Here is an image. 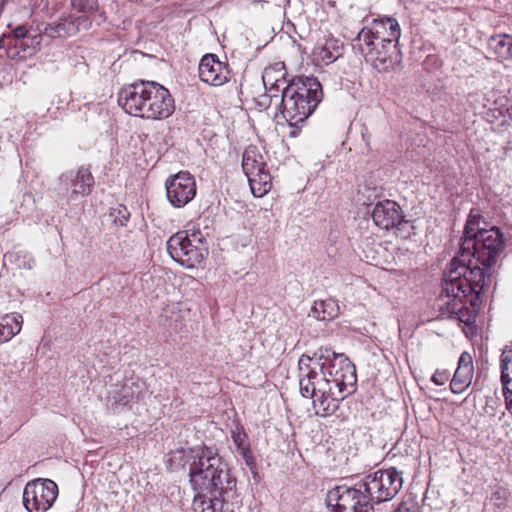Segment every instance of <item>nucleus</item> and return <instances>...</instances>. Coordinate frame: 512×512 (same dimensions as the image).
I'll return each instance as SVG.
<instances>
[{
    "label": "nucleus",
    "mask_w": 512,
    "mask_h": 512,
    "mask_svg": "<svg viewBox=\"0 0 512 512\" xmlns=\"http://www.w3.org/2000/svg\"><path fill=\"white\" fill-rule=\"evenodd\" d=\"M504 247V237L498 227L478 230L476 239L463 240L458 254L451 260L442 280L436 305L442 317H458L465 305L477 304L491 283V267Z\"/></svg>",
    "instance_id": "obj_1"
},
{
    "label": "nucleus",
    "mask_w": 512,
    "mask_h": 512,
    "mask_svg": "<svg viewBox=\"0 0 512 512\" xmlns=\"http://www.w3.org/2000/svg\"><path fill=\"white\" fill-rule=\"evenodd\" d=\"M355 366L344 354L320 348L312 356L302 354L298 360V383L302 397L312 399L316 414H334L339 403L353 391Z\"/></svg>",
    "instance_id": "obj_2"
},
{
    "label": "nucleus",
    "mask_w": 512,
    "mask_h": 512,
    "mask_svg": "<svg viewBox=\"0 0 512 512\" xmlns=\"http://www.w3.org/2000/svg\"><path fill=\"white\" fill-rule=\"evenodd\" d=\"M178 453L187 458L190 483L196 492L194 501L202 499L201 512H232L227 503L235 495L236 479L218 450L201 446Z\"/></svg>",
    "instance_id": "obj_3"
},
{
    "label": "nucleus",
    "mask_w": 512,
    "mask_h": 512,
    "mask_svg": "<svg viewBox=\"0 0 512 512\" xmlns=\"http://www.w3.org/2000/svg\"><path fill=\"white\" fill-rule=\"evenodd\" d=\"M400 35V26L395 18H376L358 32L352 48L378 72H388L400 62L397 47Z\"/></svg>",
    "instance_id": "obj_4"
},
{
    "label": "nucleus",
    "mask_w": 512,
    "mask_h": 512,
    "mask_svg": "<svg viewBox=\"0 0 512 512\" xmlns=\"http://www.w3.org/2000/svg\"><path fill=\"white\" fill-rule=\"evenodd\" d=\"M322 97V86L316 78L296 77L281 90L279 113L275 118L281 117L290 127L297 128L313 113ZM297 134L296 129L290 132L291 137Z\"/></svg>",
    "instance_id": "obj_5"
},
{
    "label": "nucleus",
    "mask_w": 512,
    "mask_h": 512,
    "mask_svg": "<svg viewBox=\"0 0 512 512\" xmlns=\"http://www.w3.org/2000/svg\"><path fill=\"white\" fill-rule=\"evenodd\" d=\"M167 251L174 261L186 268L196 267L208 253L201 233L189 235L186 231L177 232L168 239Z\"/></svg>",
    "instance_id": "obj_6"
},
{
    "label": "nucleus",
    "mask_w": 512,
    "mask_h": 512,
    "mask_svg": "<svg viewBox=\"0 0 512 512\" xmlns=\"http://www.w3.org/2000/svg\"><path fill=\"white\" fill-rule=\"evenodd\" d=\"M326 501L328 506L333 507V512H373L375 504L363 489L361 481L352 487H334L328 491Z\"/></svg>",
    "instance_id": "obj_7"
},
{
    "label": "nucleus",
    "mask_w": 512,
    "mask_h": 512,
    "mask_svg": "<svg viewBox=\"0 0 512 512\" xmlns=\"http://www.w3.org/2000/svg\"><path fill=\"white\" fill-rule=\"evenodd\" d=\"M363 489L369 493L374 503L386 502L393 499L403 486L402 472L391 467L378 470L365 476L362 480Z\"/></svg>",
    "instance_id": "obj_8"
},
{
    "label": "nucleus",
    "mask_w": 512,
    "mask_h": 512,
    "mask_svg": "<svg viewBox=\"0 0 512 512\" xmlns=\"http://www.w3.org/2000/svg\"><path fill=\"white\" fill-rule=\"evenodd\" d=\"M242 169L248 178L251 192L255 197H263L272 187V178L266 169L262 154L254 146H249L243 153Z\"/></svg>",
    "instance_id": "obj_9"
},
{
    "label": "nucleus",
    "mask_w": 512,
    "mask_h": 512,
    "mask_svg": "<svg viewBox=\"0 0 512 512\" xmlns=\"http://www.w3.org/2000/svg\"><path fill=\"white\" fill-rule=\"evenodd\" d=\"M58 496V487L50 479L28 482L23 491V505L28 512L48 511Z\"/></svg>",
    "instance_id": "obj_10"
},
{
    "label": "nucleus",
    "mask_w": 512,
    "mask_h": 512,
    "mask_svg": "<svg viewBox=\"0 0 512 512\" xmlns=\"http://www.w3.org/2000/svg\"><path fill=\"white\" fill-rule=\"evenodd\" d=\"M146 87H148V99L140 117L151 120H163L171 116L175 105L169 90L155 81H150V83L146 84Z\"/></svg>",
    "instance_id": "obj_11"
},
{
    "label": "nucleus",
    "mask_w": 512,
    "mask_h": 512,
    "mask_svg": "<svg viewBox=\"0 0 512 512\" xmlns=\"http://www.w3.org/2000/svg\"><path fill=\"white\" fill-rule=\"evenodd\" d=\"M167 198L176 208L184 207L196 195L194 177L187 171L170 176L165 183Z\"/></svg>",
    "instance_id": "obj_12"
},
{
    "label": "nucleus",
    "mask_w": 512,
    "mask_h": 512,
    "mask_svg": "<svg viewBox=\"0 0 512 512\" xmlns=\"http://www.w3.org/2000/svg\"><path fill=\"white\" fill-rule=\"evenodd\" d=\"M60 184L67 191V201L76 202L91 193L94 186V177L87 167L63 173L59 178Z\"/></svg>",
    "instance_id": "obj_13"
},
{
    "label": "nucleus",
    "mask_w": 512,
    "mask_h": 512,
    "mask_svg": "<svg viewBox=\"0 0 512 512\" xmlns=\"http://www.w3.org/2000/svg\"><path fill=\"white\" fill-rule=\"evenodd\" d=\"M148 80H138L124 86L118 93V104L123 110L135 117H140L147 104Z\"/></svg>",
    "instance_id": "obj_14"
},
{
    "label": "nucleus",
    "mask_w": 512,
    "mask_h": 512,
    "mask_svg": "<svg viewBox=\"0 0 512 512\" xmlns=\"http://www.w3.org/2000/svg\"><path fill=\"white\" fill-rule=\"evenodd\" d=\"M198 73L202 82L214 87L223 86L231 79L228 63L220 61L215 54H206L201 58Z\"/></svg>",
    "instance_id": "obj_15"
},
{
    "label": "nucleus",
    "mask_w": 512,
    "mask_h": 512,
    "mask_svg": "<svg viewBox=\"0 0 512 512\" xmlns=\"http://www.w3.org/2000/svg\"><path fill=\"white\" fill-rule=\"evenodd\" d=\"M145 384L139 378L126 379L121 384H115L109 393L108 402L114 409L131 406L137 403L144 391Z\"/></svg>",
    "instance_id": "obj_16"
},
{
    "label": "nucleus",
    "mask_w": 512,
    "mask_h": 512,
    "mask_svg": "<svg viewBox=\"0 0 512 512\" xmlns=\"http://www.w3.org/2000/svg\"><path fill=\"white\" fill-rule=\"evenodd\" d=\"M372 219L380 229L394 228L403 221L401 207L392 200L380 201L373 208Z\"/></svg>",
    "instance_id": "obj_17"
},
{
    "label": "nucleus",
    "mask_w": 512,
    "mask_h": 512,
    "mask_svg": "<svg viewBox=\"0 0 512 512\" xmlns=\"http://www.w3.org/2000/svg\"><path fill=\"white\" fill-rule=\"evenodd\" d=\"M231 438L233 444L235 445L236 452L242 456L245 461V464L253 470L256 466V461L253 456V453L250 449V443L248 440V436L244 431L243 427L240 425H236L231 430Z\"/></svg>",
    "instance_id": "obj_18"
},
{
    "label": "nucleus",
    "mask_w": 512,
    "mask_h": 512,
    "mask_svg": "<svg viewBox=\"0 0 512 512\" xmlns=\"http://www.w3.org/2000/svg\"><path fill=\"white\" fill-rule=\"evenodd\" d=\"M340 313V308L335 299L328 298L325 300L315 301L308 313L309 317H312L319 321H331L336 318Z\"/></svg>",
    "instance_id": "obj_19"
},
{
    "label": "nucleus",
    "mask_w": 512,
    "mask_h": 512,
    "mask_svg": "<svg viewBox=\"0 0 512 512\" xmlns=\"http://www.w3.org/2000/svg\"><path fill=\"white\" fill-rule=\"evenodd\" d=\"M23 318L19 313L6 314L0 321V344L9 341L22 328Z\"/></svg>",
    "instance_id": "obj_20"
},
{
    "label": "nucleus",
    "mask_w": 512,
    "mask_h": 512,
    "mask_svg": "<svg viewBox=\"0 0 512 512\" xmlns=\"http://www.w3.org/2000/svg\"><path fill=\"white\" fill-rule=\"evenodd\" d=\"M42 38V34H35L23 38V40L18 43L15 42L14 46H12L11 58H25L33 55L37 50H39Z\"/></svg>",
    "instance_id": "obj_21"
},
{
    "label": "nucleus",
    "mask_w": 512,
    "mask_h": 512,
    "mask_svg": "<svg viewBox=\"0 0 512 512\" xmlns=\"http://www.w3.org/2000/svg\"><path fill=\"white\" fill-rule=\"evenodd\" d=\"M274 70L272 69H265L264 73L262 75L263 83L266 88V94L263 96L264 99L269 97V106H271L273 103L275 105V108L279 110V95L278 92L283 89L281 86L285 84V81L280 79H274L273 77Z\"/></svg>",
    "instance_id": "obj_22"
},
{
    "label": "nucleus",
    "mask_w": 512,
    "mask_h": 512,
    "mask_svg": "<svg viewBox=\"0 0 512 512\" xmlns=\"http://www.w3.org/2000/svg\"><path fill=\"white\" fill-rule=\"evenodd\" d=\"M342 54V44L336 39H327L321 46L314 49V55L317 60L322 61L324 64H329L335 61Z\"/></svg>",
    "instance_id": "obj_23"
},
{
    "label": "nucleus",
    "mask_w": 512,
    "mask_h": 512,
    "mask_svg": "<svg viewBox=\"0 0 512 512\" xmlns=\"http://www.w3.org/2000/svg\"><path fill=\"white\" fill-rule=\"evenodd\" d=\"M488 47L500 60L512 57V37L507 34L492 36L489 39Z\"/></svg>",
    "instance_id": "obj_24"
},
{
    "label": "nucleus",
    "mask_w": 512,
    "mask_h": 512,
    "mask_svg": "<svg viewBox=\"0 0 512 512\" xmlns=\"http://www.w3.org/2000/svg\"><path fill=\"white\" fill-rule=\"evenodd\" d=\"M473 375L472 356L468 352H463L458 361V367L454 373L453 379L462 381L470 385Z\"/></svg>",
    "instance_id": "obj_25"
},
{
    "label": "nucleus",
    "mask_w": 512,
    "mask_h": 512,
    "mask_svg": "<svg viewBox=\"0 0 512 512\" xmlns=\"http://www.w3.org/2000/svg\"><path fill=\"white\" fill-rule=\"evenodd\" d=\"M486 119L496 129H507L512 127V115L508 109L490 108L486 113Z\"/></svg>",
    "instance_id": "obj_26"
},
{
    "label": "nucleus",
    "mask_w": 512,
    "mask_h": 512,
    "mask_svg": "<svg viewBox=\"0 0 512 512\" xmlns=\"http://www.w3.org/2000/svg\"><path fill=\"white\" fill-rule=\"evenodd\" d=\"M501 382L503 389L512 385V346H506L501 354Z\"/></svg>",
    "instance_id": "obj_27"
},
{
    "label": "nucleus",
    "mask_w": 512,
    "mask_h": 512,
    "mask_svg": "<svg viewBox=\"0 0 512 512\" xmlns=\"http://www.w3.org/2000/svg\"><path fill=\"white\" fill-rule=\"evenodd\" d=\"M481 214L480 211L476 208L471 209L468 219L466 221L464 231H463V237L461 238V242L463 240L469 239H476V236H478V230L482 229L483 227L480 226L481 224Z\"/></svg>",
    "instance_id": "obj_28"
},
{
    "label": "nucleus",
    "mask_w": 512,
    "mask_h": 512,
    "mask_svg": "<svg viewBox=\"0 0 512 512\" xmlns=\"http://www.w3.org/2000/svg\"><path fill=\"white\" fill-rule=\"evenodd\" d=\"M78 28L71 21H64L54 26L48 25L43 33V36L50 38L64 37L77 32Z\"/></svg>",
    "instance_id": "obj_29"
},
{
    "label": "nucleus",
    "mask_w": 512,
    "mask_h": 512,
    "mask_svg": "<svg viewBox=\"0 0 512 512\" xmlns=\"http://www.w3.org/2000/svg\"><path fill=\"white\" fill-rule=\"evenodd\" d=\"M71 6L80 13H93L98 9V0H71Z\"/></svg>",
    "instance_id": "obj_30"
},
{
    "label": "nucleus",
    "mask_w": 512,
    "mask_h": 512,
    "mask_svg": "<svg viewBox=\"0 0 512 512\" xmlns=\"http://www.w3.org/2000/svg\"><path fill=\"white\" fill-rule=\"evenodd\" d=\"M110 217L116 225L125 226L129 220L130 213L125 206L119 205L111 210Z\"/></svg>",
    "instance_id": "obj_31"
},
{
    "label": "nucleus",
    "mask_w": 512,
    "mask_h": 512,
    "mask_svg": "<svg viewBox=\"0 0 512 512\" xmlns=\"http://www.w3.org/2000/svg\"><path fill=\"white\" fill-rule=\"evenodd\" d=\"M27 36H29L28 29L23 25L16 27L15 29H13L11 34L7 35L8 39H9V43L12 44V46H14L15 42L18 43L19 41H22L23 38H25Z\"/></svg>",
    "instance_id": "obj_32"
},
{
    "label": "nucleus",
    "mask_w": 512,
    "mask_h": 512,
    "mask_svg": "<svg viewBox=\"0 0 512 512\" xmlns=\"http://www.w3.org/2000/svg\"><path fill=\"white\" fill-rule=\"evenodd\" d=\"M449 379V373L446 370H436L432 375V382L438 386L444 385Z\"/></svg>",
    "instance_id": "obj_33"
},
{
    "label": "nucleus",
    "mask_w": 512,
    "mask_h": 512,
    "mask_svg": "<svg viewBox=\"0 0 512 512\" xmlns=\"http://www.w3.org/2000/svg\"><path fill=\"white\" fill-rule=\"evenodd\" d=\"M468 386H469V384L462 383V381H459V380L453 379V378L450 382V389H451L452 393H454V394L462 393Z\"/></svg>",
    "instance_id": "obj_34"
},
{
    "label": "nucleus",
    "mask_w": 512,
    "mask_h": 512,
    "mask_svg": "<svg viewBox=\"0 0 512 512\" xmlns=\"http://www.w3.org/2000/svg\"><path fill=\"white\" fill-rule=\"evenodd\" d=\"M503 395L505 398L506 408L512 412V391L510 390V387L508 386L503 389Z\"/></svg>",
    "instance_id": "obj_35"
},
{
    "label": "nucleus",
    "mask_w": 512,
    "mask_h": 512,
    "mask_svg": "<svg viewBox=\"0 0 512 512\" xmlns=\"http://www.w3.org/2000/svg\"><path fill=\"white\" fill-rule=\"evenodd\" d=\"M2 48H7L8 49V53L11 56V54H12V44L9 43V39H8L7 35H3L2 37H0V50Z\"/></svg>",
    "instance_id": "obj_36"
},
{
    "label": "nucleus",
    "mask_w": 512,
    "mask_h": 512,
    "mask_svg": "<svg viewBox=\"0 0 512 512\" xmlns=\"http://www.w3.org/2000/svg\"><path fill=\"white\" fill-rule=\"evenodd\" d=\"M506 490H498L496 491L494 494H493V497L496 498V499H501V498H505L506 496Z\"/></svg>",
    "instance_id": "obj_37"
},
{
    "label": "nucleus",
    "mask_w": 512,
    "mask_h": 512,
    "mask_svg": "<svg viewBox=\"0 0 512 512\" xmlns=\"http://www.w3.org/2000/svg\"><path fill=\"white\" fill-rule=\"evenodd\" d=\"M27 268H29V269L32 268V264L30 262H28Z\"/></svg>",
    "instance_id": "obj_38"
},
{
    "label": "nucleus",
    "mask_w": 512,
    "mask_h": 512,
    "mask_svg": "<svg viewBox=\"0 0 512 512\" xmlns=\"http://www.w3.org/2000/svg\"><path fill=\"white\" fill-rule=\"evenodd\" d=\"M510 390L512 391V384L510 385Z\"/></svg>",
    "instance_id": "obj_39"
}]
</instances>
